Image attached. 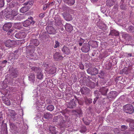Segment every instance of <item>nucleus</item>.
Instances as JSON below:
<instances>
[{"instance_id": "nucleus-9", "label": "nucleus", "mask_w": 134, "mask_h": 134, "mask_svg": "<svg viewBox=\"0 0 134 134\" xmlns=\"http://www.w3.org/2000/svg\"><path fill=\"white\" fill-rule=\"evenodd\" d=\"M82 95H87L90 92V90L88 88L86 87H83L81 88L80 90Z\"/></svg>"}, {"instance_id": "nucleus-63", "label": "nucleus", "mask_w": 134, "mask_h": 134, "mask_svg": "<svg viewBox=\"0 0 134 134\" xmlns=\"http://www.w3.org/2000/svg\"><path fill=\"white\" fill-rule=\"evenodd\" d=\"M80 82L82 85H85V84L86 83V80L85 79H81L80 81Z\"/></svg>"}, {"instance_id": "nucleus-16", "label": "nucleus", "mask_w": 134, "mask_h": 134, "mask_svg": "<svg viewBox=\"0 0 134 134\" xmlns=\"http://www.w3.org/2000/svg\"><path fill=\"white\" fill-rule=\"evenodd\" d=\"M53 57L55 60L57 61L62 60L63 58L61 54L59 52H56L53 55Z\"/></svg>"}, {"instance_id": "nucleus-33", "label": "nucleus", "mask_w": 134, "mask_h": 134, "mask_svg": "<svg viewBox=\"0 0 134 134\" xmlns=\"http://www.w3.org/2000/svg\"><path fill=\"white\" fill-rule=\"evenodd\" d=\"M90 46H91L93 48H96L98 47L97 42L95 41H91L88 42Z\"/></svg>"}, {"instance_id": "nucleus-29", "label": "nucleus", "mask_w": 134, "mask_h": 134, "mask_svg": "<svg viewBox=\"0 0 134 134\" xmlns=\"http://www.w3.org/2000/svg\"><path fill=\"white\" fill-rule=\"evenodd\" d=\"M65 27L66 30L68 32H71L73 30L72 26L69 24L67 23Z\"/></svg>"}, {"instance_id": "nucleus-38", "label": "nucleus", "mask_w": 134, "mask_h": 134, "mask_svg": "<svg viewBox=\"0 0 134 134\" xmlns=\"http://www.w3.org/2000/svg\"><path fill=\"white\" fill-rule=\"evenodd\" d=\"M8 115H10L12 117L13 116L14 118L15 116L16 115V113L14 111L11 109H8Z\"/></svg>"}, {"instance_id": "nucleus-64", "label": "nucleus", "mask_w": 134, "mask_h": 134, "mask_svg": "<svg viewBox=\"0 0 134 134\" xmlns=\"http://www.w3.org/2000/svg\"><path fill=\"white\" fill-rule=\"evenodd\" d=\"M6 105H10V100L7 99L4 102H3Z\"/></svg>"}, {"instance_id": "nucleus-8", "label": "nucleus", "mask_w": 134, "mask_h": 134, "mask_svg": "<svg viewBox=\"0 0 134 134\" xmlns=\"http://www.w3.org/2000/svg\"><path fill=\"white\" fill-rule=\"evenodd\" d=\"M10 74H7L5 76V79L3 81L4 83H5V86L4 87H7V84H10L12 82V79L10 78Z\"/></svg>"}, {"instance_id": "nucleus-26", "label": "nucleus", "mask_w": 134, "mask_h": 134, "mask_svg": "<svg viewBox=\"0 0 134 134\" xmlns=\"http://www.w3.org/2000/svg\"><path fill=\"white\" fill-rule=\"evenodd\" d=\"M3 126L2 127V132L3 134H8L7 130V124L3 123V121L2 122Z\"/></svg>"}, {"instance_id": "nucleus-28", "label": "nucleus", "mask_w": 134, "mask_h": 134, "mask_svg": "<svg viewBox=\"0 0 134 134\" xmlns=\"http://www.w3.org/2000/svg\"><path fill=\"white\" fill-rule=\"evenodd\" d=\"M52 116V114L48 112L44 113L43 115V117L44 118L48 120L51 119Z\"/></svg>"}, {"instance_id": "nucleus-27", "label": "nucleus", "mask_w": 134, "mask_h": 134, "mask_svg": "<svg viewBox=\"0 0 134 134\" xmlns=\"http://www.w3.org/2000/svg\"><path fill=\"white\" fill-rule=\"evenodd\" d=\"M49 129L52 134H56L58 132L54 126L50 125L49 127Z\"/></svg>"}, {"instance_id": "nucleus-37", "label": "nucleus", "mask_w": 134, "mask_h": 134, "mask_svg": "<svg viewBox=\"0 0 134 134\" xmlns=\"http://www.w3.org/2000/svg\"><path fill=\"white\" fill-rule=\"evenodd\" d=\"M8 14L9 15H11L13 16H15L18 14L17 10L16 9L12 10L11 11L9 12Z\"/></svg>"}, {"instance_id": "nucleus-43", "label": "nucleus", "mask_w": 134, "mask_h": 134, "mask_svg": "<svg viewBox=\"0 0 134 134\" xmlns=\"http://www.w3.org/2000/svg\"><path fill=\"white\" fill-rule=\"evenodd\" d=\"M61 115H58L54 117L53 120V122H57L58 124V122L60 121Z\"/></svg>"}, {"instance_id": "nucleus-15", "label": "nucleus", "mask_w": 134, "mask_h": 134, "mask_svg": "<svg viewBox=\"0 0 134 134\" xmlns=\"http://www.w3.org/2000/svg\"><path fill=\"white\" fill-rule=\"evenodd\" d=\"M76 101L73 99L68 103L67 104V107L70 108H75L76 105Z\"/></svg>"}, {"instance_id": "nucleus-46", "label": "nucleus", "mask_w": 134, "mask_h": 134, "mask_svg": "<svg viewBox=\"0 0 134 134\" xmlns=\"http://www.w3.org/2000/svg\"><path fill=\"white\" fill-rule=\"evenodd\" d=\"M46 108L47 110L52 111L54 110V107L52 105H49Z\"/></svg>"}, {"instance_id": "nucleus-14", "label": "nucleus", "mask_w": 134, "mask_h": 134, "mask_svg": "<svg viewBox=\"0 0 134 134\" xmlns=\"http://www.w3.org/2000/svg\"><path fill=\"white\" fill-rule=\"evenodd\" d=\"M11 76L13 78L16 77L18 75V72L17 69H14L12 67L9 70Z\"/></svg>"}, {"instance_id": "nucleus-25", "label": "nucleus", "mask_w": 134, "mask_h": 134, "mask_svg": "<svg viewBox=\"0 0 134 134\" xmlns=\"http://www.w3.org/2000/svg\"><path fill=\"white\" fill-rule=\"evenodd\" d=\"M84 100L85 103L87 105L89 106L90 104L92 103L93 100L91 98H88L85 97L84 98Z\"/></svg>"}, {"instance_id": "nucleus-7", "label": "nucleus", "mask_w": 134, "mask_h": 134, "mask_svg": "<svg viewBox=\"0 0 134 134\" xmlns=\"http://www.w3.org/2000/svg\"><path fill=\"white\" fill-rule=\"evenodd\" d=\"M9 125L10 128L13 132L15 133L18 132V131L21 132V130L18 129V127L16 126L15 123H10Z\"/></svg>"}, {"instance_id": "nucleus-13", "label": "nucleus", "mask_w": 134, "mask_h": 134, "mask_svg": "<svg viewBox=\"0 0 134 134\" xmlns=\"http://www.w3.org/2000/svg\"><path fill=\"white\" fill-rule=\"evenodd\" d=\"M97 25L99 28L102 30H107V27L106 25L104 22L99 21L97 23Z\"/></svg>"}, {"instance_id": "nucleus-23", "label": "nucleus", "mask_w": 134, "mask_h": 134, "mask_svg": "<svg viewBox=\"0 0 134 134\" xmlns=\"http://www.w3.org/2000/svg\"><path fill=\"white\" fill-rule=\"evenodd\" d=\"M12 26V24L10 23H5L3 26V29L4 31H7Z\"/></svg>"}, {"instance_id": "nucleus-11", "label": "nucleus", "mask_w": 134, "mask_h": 134, "mask_svg": "<svg viewBox=\"0 0 134 134\" xmlns=\"http://www.w3.org/2000/svg\"><path fill=\"white\" fill-rule=\"evenodd\" d=\"M14 36L16 38L22 39L25 37L26 34L25 32H19L15 34Z\"/></svg>"}, {"instance_id": "nucleus-52", "label": "nucleus", "mask_w": 134, "mask_h": 134, "mask_svg": "<svg viewBox=\"0 0 134 134\" xmlns=\"http://www.w3.org/2000/svg\"><path fill=\"white\" fill-rule=\"evenodd\" d=\"M9 6L11 8L15 7L16 5H18V3L16 2H15L14 1H12V2L9 4Z\"/></svg>"}, {"instance_id": "nucleus-12", "label": "nucleus", "mask_w": 134, "mask_h": 134, "mask_svg": "<svg viewBox=\"0 0 134 134\" xmlns=\"http://www.w3.org/2000/svg\"><path fill=\"white\" fill-rule=\"evenodd\" d=\"M90 44L88 43H84L81 48V50L84 53H87L90 50Z\"/></svg>"}, {"instance_id": "nucleus-17", "label": "nucleus", "mask_w": 134, "mask_h": 134, "mask_svg": "<svg viewBox=\"0 0 134 134\" xmlns=\"http://www.w3.org/2000/svg\"><path fill=\"white\" fill-rule=\"evenodd\" d=\"M46 29L47 30V33L50 34H55V30L52 26H47Z\"/></svg>"}, {"instance_id": "nucleus-56", "label": "nucleus", "mask_w": 134, "mask_h": 134, "mask_svg": "<svg viewBox=\"0 0 134 134\" xmlns=\"http://www.w3.org/2000/svg\"><path fill=\"white\" fill-rule=\"evenodd\" d=\"M55 44L54 46V48H56L59 47L60 43L58 41L55 40Z\"/></svg>"}, {"instance_id": "nucleus-62", "label": "nucleus", "mask_w": 134, "mask_h": 134, "mask_svg": "<svg viewBox=\"0 0 134 134\" xmlns=\"http://www.w3.org/2000/svg\"><path fill=\"white\" fill-rule=\"evenodd\" d=\"M121 131H124L128 129V126L125 125H122L121 126Z\"/></svg>"}, {"instance_id": "nucleus-59", "label": "nucleus", "mask_w": 134, "mask_h": 134, "mask_svg": "<svg viewBox=\"0 0 134 134\" xmlns=\"http://www.w3.org/2000/svg\"><path fill=\"white\" fill-rule=\"evenodd\" d=\"M39 96H38V93L37 92V91H36L35 90L33 92V98H37Z\"/></svg>"}, {"instance_id": "nucleus-54", "label": "nucleus", "mask_w": 134, "mask_h": 134, "mask_svg": "<svg viewBox=\"0 0 134 134\" xmlns=\"http://www.w3.org/2000/svg\"><path fill=\"white\" fill-rule=\"evenodd\" d=\"M111 67L112 64L110 63H109L106 64L105 69L107 70H109L111 68Z\"/></svg>"}, {"instance_id": "nucleus-42", "label": "nucleus", "mask_w": 134, "mask_h": 134, "mask_svg": "<svg viewBox=\"0 0 134 134\" xmlns=\"http://www.w3.org/2000/svg\"><path fill=\"white\" fill-rule=\"evenodd\" d=\"M36 0H28V1L25 2L24 4L26 5H27L32 6Z\"/></svg>"}, {"instance_id": "nucleus-10", "label": "nucleus", "mask_w": 134, "mask_h": 134, "mask_svg": "<svg viewBox=\"0 0 134 134\" xmlns=\"http://www.w3.org/2000/svg\"><path fill=\"white\" fill-rule=\"evenodd\" d=\"M16 43L15 41L14 40H11L9 39L4 43L5 46L9 48L12 47L13 46L15 45Z\"/></svg>"}, {"instance_id": "nucleus-32", "label": "nucleus", "mask_w": 134, "mask_h": 134, "mask_svg": "<svg viewBox=\"0 0 134 134\" xmlns=\"http://www.w3.org/2000/svg\"><path fill=\"white\" fill-rule=\"evenodd\" d=\"M120 8L122 10H126L127 8V6L124 4V0H120Z\"/></svg>"}, {"instance_id": "nucleus-55", "label": "nucleus", "mask_w": 134, "mask_h": 134, "mask_svg": "<svg viewBox=\"0 0 134 134\" xmlns=\"http://www.w3.org/2000/svg\"><path fill=\"white\" fill-rule=\"evenodd\" d=\"M16 126L17 127H18V129H19V130H21V128L22 127H23V125L21 123V122H16Z\"/></svg>"}, {"instance_id": "nucleus-48", "label": "nucleus", "mask_w": 134, "mask_h": 134, "mask_svg": "<svg viewBox=\"0 0 134 134\" xmlns=\"http://www.w3.org/2000/svg\"><path fill=\"white\" fill-rule=\"evenodd\" d=\"M56 72V68L55 67H52L49 70V72L50 74H53Z\"/></svg>"}, {"instance_id": "nucleus-2", "label": "nucleus", "mask_w": 134, "mask_h": 134, "mask_svg": "<svg viewBox=\"0 0 134 134\" xmlns=\"http://www.w3.org/2000/svg\"><path fill=\"white\" fill-rule=\"evenodd\" d=\"M123 108L124 111L127 113L131 114L134 111L133 106L131 104H126L124 106Z\"/></svg>"}, {"instance_id": "nucleus-44", "label": "nucleus", "mask_w": 134, "mask_h": 134, "mask_svg": "<svg viewBox=\"0 0 134 134\" xmlns=\"http://www.w3.org/2000/svg\"><path fill=\"white\" fill-rule=\"evenodd\" d=\"M98 76L99 77L103 79V77L105 76L106 74L104 70H101L99 73Z\"/></svg>"}, {"instance_id": "nucleus-24", "label": "nucleus", "mask_w": 134, "mask_h": 134, "mask_svg": "<svg viewBox=\"0 0 134 134\" xmlns=\"http://www.w3.org/2000/svg\"><path fill=\"white\" fill-rule=\"evenodd\" d=\"M118 94V93L116 91H111L110 92L108 96V97L114 99Z\"/></svg>"}, {"instance_id": "nucleus-5", "label": "nucleus", "mask_w": 134, "mask_h": 134, "mask_svg": "<svg viewBox=\"0 0 134 134\" xmlns=\"http://www.w3.org/2000/svg\"><path fill=\"white\" fill-rule=\"evenodd\" d=\"M87 70V73L91 75H95L98 73V70L95 67L89 68Z\"/></svg>"}, {"instance_id": "nucleus-53", "label": "nucleus", "mask_w": 134, "mask_h": 134, "mask_svg": "<svg viewBox=\"0 0 134 134\" xmlns=\"http://www.w3.org/2000/svg\"><path fill=\"white\" fill-rule=\"evenodd\" d=\"M133 27L134 26L132 25H130L126 29L127 31L129 32H132Z\"/></svg>"}, {"instance_id": "nucleus-36", "label": "nucleus", "mask_w": 134, "mask_h": 134, "mask_svg": "<svg viewBox=\"0 0 134 134\" xmlns=\"http://www.w3.org/2000/svg\"><path fill=\"white\" fill-rule=\"evenodd\" d=\"M94 93L95 96H96V97H98L99 100L103 97L99 90V91L96 90L94 91Z\"/></svg>"}, {"instance_id": "nucleus-3", "label": "nucleus", "mask_w": 134, "mask_h": 134, "mask_svg": "<svg viewBox=\"0 0 134 134\" xmlns=\"http://www.w3.org/2000/svg\"><path fill=\"white\" fill-rule=\"evenodd\" d=\"M28 20H26L23 23V25L25 27H27L31 24L33 25L35 23V22L33 20V18L30 16L28 18Z\"/></svg>"}, {"instance_id": "nucleus-51", "label": "nucleus", "mask_w": 134, "mask_h": 134, "mask_svg": "<svg viewBox=\"0 0 134 134\" xmlns=\"http://www.w3.org/2000/svg\"><path fill=\"white\" fill-rule=\"evenodd\" d=\"M27 7H23L20 10V12L22 13H24L27 10Z\"/></svg>"}, {"instance_id": "nucleus-6", "label": "nucleus", "mask_w": 134, "mask_h": 134, "mask_svg": "<svg viewBox=\"0 0 134 134\" xmlns=\"http://www.w3.org/2000/svg\"><path fill=\"white\" fill-rule=\"evenodd\" d=\"M49 37V36L48 33L46 32H44L40 34L39 38L42 42H43Z\"/></svg>"}, {"instance_id": "nucleus-35", "label": "nucleus", "mask_w": 134, "mask_h": 134, "mask_svg": "<svg viewBox=\"0 0 134 134\" xmlns=\"http://www.w3.org/2000/svg\"><path fill=\"white\" fill-rule=\"evenodd\" d=\"M126 121L130 123V126L131 128L134 130V121L131 119L129 118L127 119Z\"/></svg>"}, {"instance_id": "nucleus-31", "label": "nucleus", "mask_w": 134, "mask_h": 134, "mask_svg": "<svg viewBox=\"0 0 134 134\" xmlns=\"http://www.w3.org/2000/svg\"><path fill=\"white\" fill-rule=\"evenodd\" d=\"M119 35V33L118 31L115 30H113L110 31V32L109 35V36H118Z\"/></svg>"}, {"instance_id": "nucleus-50", "label": "nucleus", "mask_w": 134, "mask_h": 134, "mask_svg": "<svg viewBox=\"0 0 134 134\" xmlns=\"http://www.w3.org/2000/svg\"><path fill=\"white\" fill-rule=\"evenodd\" d=\"M124 73L126 74H127L130 72V69L127 68H124L122 70Z\"/></svg>"}, {"instance_id": "nucleus-45", "label": "nucleus", "mask_w": 134, "mask_h": 134, "mask_svg": "<svg viewBox=\"0 0 134 134\" xmlns=\"http://www.w3.org/2000/svg\"><path fill=\"white\" fill-rule=\"evenodd\" d=\"M31 69L32 71L37 73L41 70L39 68L36 66H33L31 68Z\"/></svg>"}, {"instance_id": "nucleus-49", "label": "nucleus", "mask_w": 134, "mask_h": 134, "mask_svg": "<svg viewBox=\"0 0 134 134\" xmlns=\"http://www.w3.org/2000/svg\"><path fill=\"white\" fill-rule=\"evenodd\" d=\"M34 46H32V49L31 48L30 49H29V51L30 52V55L31 56L33 57L34 56V54L33 53H34V51L35 50L34 48H33Z\"/></svg>"}, {"instance_id": "nucleus-19", "label": "nucleus", "mask_w": 134, "mask_h": 134, "mask_svg": "<svg viewBox=\"0 0 134 134\" xmlns=\"http://www.w3.org/2000/svg\"><path fill=\"white\" fill-rule=\"evenodd\" d=\"M35 75L34 73L31 71L29 75V80L31 82L34 83L35 81Z\"/></svg>"}, {"instance_id": "nucleus-4", "label": "nucleus", "mask_w": 134, "mask_h": 134, "mask_svg": "<svg viewBox=\"0 0 134 134\" xmlns=\"http://www.w3.org/2000/svg\"><path fill=\"white\" fill-rule=\"evenodd\" d=\"M72 113L73 115H75L76 117H81L82 116L83 112L80 108L75 110L72 111Z\"/></svg>"}, {"instance_id": "nucleus-61", "label": "nucleus", "mask_w": 134, "mask_h": 134, "mask_svg": "<svg viewBox=\"0 0 134 134\" xmlns=\"http://www.w3.org/2000/svg\"><path fill=\"white\" fill-rule=\"evenodd\" d=\"M78 78V77L76 75L73 76L72 77V80L74 82H76L79 80Z\"/></svg>"}, {"instance_id": "nucleus-57", "label": "nucleus", "mask_w": 134, "mask_h": 134, "mask_svg": "<svg viewBox=\"0 0 134 134\" xmlns=\"http://www.w3.org/2000/svg\"><path fill=\"white\" fill-rule=\"evenodd\" d=\"M85 40L81 38H80V39L79 40L78 42H79V44L80 46H81L82 44L85 42Z\"/></svg>"}, {"instance_id": "nucleus-39", "label": "nucleus", "mask_w": 134, "mask_h": 134, "mask_svg": "<svg viewBox=\"0 0 134 134\" xmlns=\"http://www.w3.org/2000/svg\"><path fill=\"white\" fill-rule=\"evenodd\" d=\"M122 37L125 40L127 41H129L132 38V37L129 34H127L124 33L122 35Z\"/></svg>"}, {"instance_id": "nucleus-1", "label": "nucleus", "mask_w": 134, "mask_h": 134, "mask_svg": "<svg viewBox=\"0 0 134 134\" xmlns=\"http://www.w3.org/2000/svg\"><path fill=\"white\" fill-rule=\"evenodd\" d=\"M60 118L58 125L60 126H64L66 127H69V126L68 125H69L71 122L70 118L66 115H64V117L61 115Z\"/></svg>"}, {"instance_id": "nucleus-20", "label": "nucleus", "mask_w": 134, "mask_h": 134, "mask_svg": "<svg viewBox=\"0 0 134 134\" xmlns=\"http://www.w3.org/2000/svg\"><path fill=\"white\" fill-rule=\"evenodd\" d=\"M108 90L107 87H102L100 89L99 91L101 94L104 96H107V92Z\"/></svg>"}, {"instance_id": "nucleus-41", "label": "nucleus", "mask_w": 134, "mask_h": 134, "mask_svg": "<svg viewBox=\"0 0 134 134\" xmlns=\"http://www.w3.org/2000/svg\"><path fill=\"white\" fill-rule=\"evenodd\" d=\"M64 18L66 21H70L72 20L71 15L70 14H67L64 16Z\"/></svg>"}, {"instance_id": "nucleus-47", "label": "nucleus", "mask_w": 134, "mask_h": 134, "mask_svg": "<svg viewBox=\"0 0 134 134\" xmlns=\"http://www.w3.org/2000/svg\"><path fill=\"white\" fill-rule=\"evenodd\" d=\"M15 27L18 29H21L23 26L20 23H17L15 25Z\"/></svg>"}, {"instance_id": "nucleus-22", "label": "nucleus", "mask_w": 134, "mask_h": 134, "mask_svg": "<svg viewBox=\"0 0 134 134\" xmlns=\"http://www.w3.org/2000/svg\"><path fill=\"white\" fill-rule=\"evenodd\" d=\"M65 4L69 6H72L75 3V0H63Z\"/></svg>"}, {"instance_id": "nucleus-58", "label": "nucleus", "mask_w": 134, "mask_h": 134, "mask_svg": "<svg viewBox=\"0 0 134 134\" xmlns=\"http://www.w3.org/2000/svg\"><path fill=\"white\" fill-rule=\"evenodd\" d=\"M78 104L80 105H83L84 104V101L83 99H80L77 100Z\"/></svg>"}, {"instance_id": "nucleus-18", "label": "nucleus", "mask_w": 134, "mask_h": 134, "mask_svg": "<svg viewBox=\"0 0 134 134\" xmlns=\"http://www.w3.org/2000/svg\"><path fill=\"white\" fill-rule=\"evenodd\" d=\"M70 47L65 46H64L62 49L63 53L67 55H68L70 53Z\"/></svg>"}, {"instance_id": "nucleus-34", "label": "nucleus", "mask_w": 134, "mask_h": 134, "mask_svg": "<svg viewBox=\"0 0 134 134\" xmlns=\"http://www.w3.org/2000/svg\"><path fill=\"white\" fill-rule=\"evenodd\" d=\"M36 77L40 80H41L43 79V75L41 70L37 72L36 74Z\"/></svg>"}, {"instance_id": "nucleus-30", "label": "nucleus", "mask_w": 134, "mask_h": 134, "mask_svg": "<svg viewBox=\"0 0 134 134\" xmlns=\"http://www.w3.org/2000/svg\"><path fill=\"white\" fill-rule=\"evenodd\" d=\"M116 0H107L106 4L109 7H111L115 4Z\"/></svg>"}, {"instance_id": "nucleus-21", "label": "nucleus", "mask_w": 134, "mask_h": 134, "mask_svg": "<svg viewBox=\"0 0 134 134\" xmlns=\"http://www.w3.org/2000/svg\"><path fill=\"white\" fill-rule=\"evenodd\" d=\"M86 85L91 88H95L96 85L98 86V83H97L96 85L95 83L93 82L89 81L88 82L86 83Z\"/></svg>"}, {"instance_id": "nucleus-40", "label": "nucleus", "mask_w": 134, "mask_h": 134, "mask_svg": "<svg viewBox=\"0 0 134 134\" xmlns=\"http://www.w3.org/2000/svg\"><path fill=\"white\" fill-rule=\"evenodd\" d=\"M30 43L33 44L36 46H37L39 45V42L37 39L32 38L31 40Z\"/></svg>"}, {"instance_id": "nucleus-60", "label": "nucleus", "mask_w": 134, "mask_h": 134, "mask_svg": "<svg viewBox=\"0 0 134 134\" xmlns=\"http://www.w3.org/2000/svg\"><path fill=\"white\" fill-rule=\"evenodd\" d=\"M105 97H103L99 100L101 101V102L103 103H104L105 102V100L108 99L107 96H105Z\"/></svg>"}]
</instances>
